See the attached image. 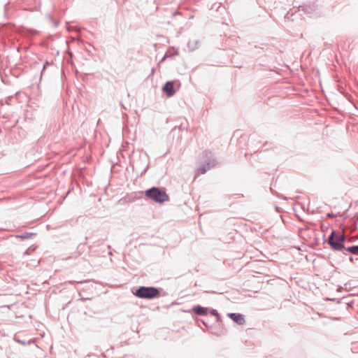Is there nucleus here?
Returning <instances> with one entry per match:
<instances>
[{
	"label": "nucleus",
	"instance_id": "obj_16",
	"mask_svg": "<svg viewBox=\"0 0 358 358\" xmlns=\"http://www.w3.org/2000/svg\"><path fill=\"white\" fill-rule=\"evenodd\" d=\"M148 168V163H147V162H146V163L145 164V166H144V168H143V172H144V173H145V172L147 171Z\"/></svg>",
	"mask_w": 358,
	"mask_h": 358
},
{
	"label": "nucleus",
	"instance_id": "obj_1",
	"mask_svg": "<svg viewBox=\"0 0 358 358\" xmlns=\"http://www.w3.org/2000/svg\"><path fill=\"white\" fill-rule=\"evenodd\" d=\"M132 293L136 297L145 299H153L160 296L159 288L155 287L141 286Z\"/></svg>",
	"mask_w": 358,
	"mask_h": 358
},
{
	"label": "nucleus",
	"instance_id": "obj_10",
	"mask_svg": "<svg viewBox=\"0 0 358 358\" xmlns=\"http://www.w3.org/2000/svg\"><path fill=\"white\" fill-rule=\"evenodd\" d=\"M299 10H303V11H305L308 13H310L313 10H314V8L312 7V6H299Z\"/></svg>",
	"mask_w": 358,
	"mask_h": 358
},
{
	"label": "nucleus",
	"instance_id": "obj_13",
	"mask_svg": "<svg viewBox=\"0 0 358 358\" xmlns=\"http://www.w3.org/2000/svg\"><path fill=\"white\" fill-rule=\"evenodd\" d=\"M132 164H133V166H135L136 169L140 168L138 160L133 159Z\"/></svg>",
	"mask_w": 358,
	"mask_h": 358
},
{
	"label": "nucleus",
	"instance_id": "obj_8",
	"mask_svg": "<svg viewBox=\"0 0 358 358\" xmlns=\"http://www.w3.org/2000/svg\"><path fill=\"white\" fill-rule=\"evenodd\" d=\"M347 252H350L352 255H358V245H352L347 248H344L343 253L347 255Z\"/></svg>",
	"mask_w": 358,
	"mask_h": 358
},
{
	"label": "nucleus",
	"instance_id": "obj_4",
	"mask_svg": "<svg viewBox=\"0 0 358 358\" xmlns=\"http://www.w3.org/2000/svg\"><path fill=\"white\" fill-rule=\"evenodd\" d=\"M345 236L344 235L337 236L335 231H332L327 238L328 244L336 251L344 250Z\"/></svg>",
	"mask_w": 358,
	"mask_h": 358
},
{
	"label": "nucleus",
	"instance_id": "obj_17",
	"mask_svg": "<svg viewBox=\"0 0 358 358\" xmlns=\"http://www.w3.org/2000/svg\"><path fill=\"white\" fill-rule=\"evenodd\" d=\"M74 282H75L74 281L73 282H71V281L69 282V283H71V284H73ZM76 282V283H83L82 281H78V282Z\"/></svg>",
	"mask_w": 358,
	"mask_h": 358
},
{
	"label": "nucleus",
	"instance_id": "obj_3",
	"mask_svg": "<svg viewBox=\"0 0 358 358\" xmlns=\"http://www.w3.org/2000/svg\"><path fill=\"white\" fill-rule=\"evenodd\" d=\"M146 197L153 200L156 203H163L169 201V196L166 192L159 187H152L145 191Z\"/></svg>",
	"mask_w": 358,
	"mask_h": 358
},
{
	"label": "nucleus",
	"instance_id": "obj_18",
	"mask_svg": "<svg viewBox=\"0 0 358 358\" xmlns=\"http://www.w3.org/2000/svg\"><path fill=\"white\" fill-rule=\"evenodd\" d=\"M108 254H109L110 255H113V252H112V251H109V252H108Z\"/></svg>",
	"mask_w": 358,
	"mask_h": 358
},
{
	"label": "nucleus",
	"instance_id": "obj_9",
	"mask_svg": "<svg viewBox=\"0 0 358 358\" xmlns=\"http://www.w3.org/2000/svg\"><path fill=\"white\" fill-rule=\"evenodd\" d=\"M36 234L34 233H30V232H24L22 234L17 235L16 237L18 238H20L22 240H25L28 238H33L35 236Z\"/></svg>",
	"mask_w": 358,
	"mask_h": 358
},
{
	"label": "nucleus",
	"instance_id": "obj_5",
	"mask_svg": "<svg viewBox=\"0 0 358 358\" xmlns=\"http://www.w3.org/2000/svg\"><path fill=\"white\" fill-rule=\"evenodd\" d=\"M229 317H230L234 322L239 325L244 324L245 320L244 315L241 313H229Z\"/></svg>",
	"mask_w": 358,
	"mask_h": 358
},
{
	"label": "nucleus",
	"instance_id": "obj_12",
	"mask_svg": "<svg viewBox=\"0 0 358 358\" xmlns=\"http://www.w3.org/2000/svg\"><path fill=\"white\" fill-rule=\"evenodd\" d=\"M210 314L215 317H216V320L217 321L219 320V317H220V314L218 313L217 310H215V309H212L210 311Z\"/></svg>",
	"mask_w": 358,
	"mask_h": 358
},
{
	"label": "nucleus",
	"instance_id": "obj_6",
	"mask_svg": "<svg viewBox=\"0 0 358 358\" xmlns=\"http://www.w3.org/2000/svg\"><path fill=\"white\" fill-rule=\"evenodd\" d=\"M163 91L166 93L167 96H172L175 94L173 82L167 81L163 87Z\"/></svg>",
	"mask_w": 358,
	"mask_h": 358
},
{
	"label": "nucleus",
	"instance_id": "obj_7",
	"mask_svg": "<svg viewBox=\"0 0 358 358\" xmlns=\"http://www.w3.org/2000/svg\"><path fill=\"white\" fill-rule=\"evenodd\" d=\"M192 311L198 315H206L208 314V308L203 307L200 305L194 306L192 308Z\"/></svg>",
	"mask_w": 358,
	"mask_h": 358
},
{
	"label": "nucleus",
	"instance_id": "obj_20",
	"mask_svg": "<svg viewBox=\"0 0 358 358\" xmlns=\"http://www.w3.org/2000/svg\"><path fill=\"white\" fill-rule=\"evenodd\" d=\"M357 220H358V216H357Z\"/></svg>",
	"mask_w": 358,
	"mask_h": 358
},
{
	"label": "nucleus",
	"instance_id": "obj_15",
	"mask_svg": "<svg viewBox=\"0 0 358 358\" xmlns=\"http://www.w3.org/2000/svg\"><path fill=\"white\" fill-rule=\"evenodd\" d=\"M327 217L331 218V217H334L335 215L334 213H328L327 215Z\"/></svg>",
	"mask_w": 358,
	"mask_h": 358
},
{
	"label": "nucleus",
	"instance_id": "obj_11",
	"mask_svg": "<svg viewBox=\"0 0 358 358\" xmlns=\"http://www.w3.org/2000/svg\"><path fill=\"white\" fill-rule=\"evenodd\" d=\"M197 41H189L187 43V46L189 50H193L196 48V45H193L192 43H195V45L197 43Z\"/></svg>",
	"mask_w": 358,
	"mask_h": 358
},
{
	"label": "nucleus",
	"instance_id": "obj_19",
	"mask_svg": "<svg viewBox=\"0 0 358 358\" xmlns=\"http://www.w3.org/2000/svg\"><path fill=\"white\" fill-rule=\"evenodd\" d=\"M107 248H108V249H110V245H108L107 246Z\"/></svg>",
	"mask_w": 358,
	"mask_h": 358
},
{
	"label": "nucleus",
	"instance_id": "obj_2",
	"mask_svg": "<svg viewBox=\"0 0 358 358\" xmlns=\"http://www.w3.org/2000/svg\"><path fill=\"white\" fill-rule=\"evenodd\" d=\"M202 156L206 157L207 160H205L198 166L196 170L195 177L201 174L206 173L208 171L210 170L217 165V161L213 157L211 152H208L207 150L203 151L202 152Z\"/></svg>",
	"mask_w": 358,
	"mask_h": 358
},
{
	"label": "nucleus",
	"instance_id": "obj_14",
	"mask_svg": "<svg viewBox=\"0 0 358 358\" xmlns=\"http://www.w3.org/2000/svg\"><path fill=\"white\" fill-rule=\"evenodd\" d=\"M50 65V63L48 62H46L44 64H43V69L41 71V76H43V72L45 71V69L47 68L48 66Z\"/></svg>",
	"mask_w": 358,
	"mask_h": 358
}]
</instances>
